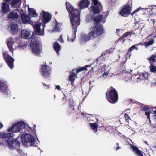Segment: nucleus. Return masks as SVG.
<instances>
[{"label": "nucleus", "instance_id": "nucleus-47", "mask_svg": "<svg viewBox=\"0 0 156 156\" xmlns=\"http://www.w3.org/2000/svg\"><path fill=\"white\" fill-rule=\"evenodd\" d=\"M74 102L73 101H70L69 102V107H72L74 108Z\"/></svg>", "mask_w": 156, "mask_h": 156}, {"label": "nucleus", "instance_id": "nucleus-22", "mask_svg": "<svg viewBox=\"0 0 156 156\" xmlns=\"http://www.w3.org/2000/svg\"><path fill=\"white\" fill-rule=\"evenodd\" d=\"M8 90V85L5 81L0 80V92L5 93Z\"/></svg>", "mask_w": 156, "mask_h": 156}, {"label": "nucleus", "instance_id": "nucleus-53", "mask_svg": "<svg viewBox=\"0 0 156 156\" xmlns=\"http://www.w3.org/2000/svg\"><path fill=\"white\" fill-rule=\"evenodd\" d=\"M3 127V125L1 123H0V130Z\"/></svg>", "mask_w": 156, "mask_h": 156}, {"label": "nucleus", "instance_id": "nucleus-6", "mask_svg": "<svg viewBox=\"0 0 156 156\" xmlns=\"http://www.w3.org/2000/svg\"><path fill=\"white\" fill-rule=\"evenodd\" d=\"M95 30L94 28H90V31L87 34H84L82 36V40L85 42L90 40H93L97 38L101 34H100V31Z\"/></svg>", "mask_w": 156, "mask_h": 156}, {"label": "nucleus", "instance_id": "nucleus-2", "mask_svg": "<svg viewBox=\"0 0 156 156\" xmlns=\"http://www.w3.org/2000/svg\"><path fill=\"white\" fill-rule=\"evenodd\" d=\"M39 38V37H34L33 38L30 44L32 52L34 55L37 56L40 55L41 49Z\"/></svg>", "mask_w": 156, "mask_h": 156}, {"label": "nucleus", "instance_id": "nucleus-57", "mask_svg": "<svg viewBox=\"0 0 156 156\" xmlns=\"http://www.w3.org/2000/svg\"><path fill=\"white\" fill-rule=\"evenodd\" d=\"M42 83L43 84V85L44 86H48V85H46V84H45L44 83Z\"/></svg>", "mask_w": 156, "mask_h": 156}, {"label": "nucleus", "instance_id": "nucleus-11", "mask_svg": "<svg viewBox=\"0 0 156 156\" xmlns=\"http://www.w3.org/2000/svg\"><path fill=\"white\" fill-rule=\"evenodd\" d=\"M7 146L8 147L12 149L19 148L20 147V143L18 141L17 139H12V138H9Z\"/></svg>", "mask_w": 156, "mask_h": 156}, {"label": "nucleus", "instance_id": "nucleus-10", "mask_svg": "<svg viewBox=\"0 0 156 156\" xmlns=\"http://www.w3.org/2000/svg\"><path fill=\"white\" fill-rule=\"evenodd\" d=\"M51 15L48 12L43 10L42 12L40 14L39 20L45 24L49 22L51 20Z\"/></svg>", "mask_w": 156, "mask_h": 156}, {"label": "nucleus", "instance_id": "nucleus-36", "mask_svg": "<svg viewBox=\"0 0 156 156\" xmlns=\"http://www.w3.org/2000/svg\"><path fill=\"white\" fill-rule=\"evenodd\" d=\"M154 43L153 39H150L148 41L145 42L144 44V46L146 47L149 46L150 45L153 44Z\"/></svg>", "mask_w": 156, "mask_h": 156}, {"label": "nucleus", "instance_id": "nucleus-34", "mask_svg": "<svg viewBox=\"0 0 156 156\" xmlns=\"http://www.w3.org/2000/svg\"><path fill=\"white\" fill-rule=\"evenodd\" d=\"M90 128L94 131V133L97 132L98 127L97 124L96 122H95L94 123H90Z\"/></svg>", "mask_w": 156, "mask_h": 156}, {"label": "nucleus", "instance_id": "nucleus-32", "mask_svg": "<svg viewBox=\"0 0 156 156\" xmlns=\"http://www.w3.org/2000/svg\"><path fill=\"white\" fill-rule=\"evenodd\" d=\"M156 54H154L152 55L150 58H147L150 65L153 64L154 62H156Z\"/></svg>", "mask_w": 156, "mask_h": 156}, {"label": "nucleus", "instance_id": "nucleus-31", "mask_svg": "<svg viewBox=\"0 0 156 156\" xmlns=\"http://www.w3.org/2000/svg\"><path fill=\"white\" fill-rule=\"evenodd\" d=\"M29 14L32 17H37L38 14L36 12L35 9L33 8H30L29 9Z\"/></svg>", "mask_w": 156, "mask_h": 156}, {"label": "nucleus", "instance_id": "nucleus-64", "mask_svg": "<svg viewBox=\"0 0 156 156\" xmlns=\"http://www.w3.org/2000/svg\"><path fill=\"white\" fill-rule=\"evenodd\" d=\"M116 145L118 146H119V144L118 143H116Z\"/></svg>", "mask_w": 156, "mask_h": 156}, {"label": "nucleus", "instance_id": "nucleus-20", "mask_svg": "<svg viewBox=\"0 0 156 156\" xmlns=\"http://www.w3.org/2000/svg\"><path fill=\"white\" fill-rule=\"evenodd\" d=\"M131 147L133 152L137 156H144L143 152L140 150L137 147L134 145H131Z\"/></svg>", "mask_w": 156, "mask_h": 156}, {"label": "nucleus", "instance_id": "nucleus-3", "mask_svg": "<svg viewBox=\"0 0 156 156\" xmlns=\"http://www.w3.org/2000/svg\"><path fill=\"white\" fill-rule=\"evenodd\" d=\"M103 16L102 14H99L95 17H91V20H94L95 24L94 25L91 27V28H94L95 30H99L100 34H102L104 32L103 26L99 23L102 21V23H104L105 21H104L102 20Z\"/></svg>", "mask_w": 156, "mask_h": 156}, {"label": "nucleus", "instance_id": "nucleus-39", "mask_svg": "<svg viewBox=\"0 0 156 156\" xmlns=\"http://www.w3.org/2000/svg\"><path fill=\"white\" fill-rule=\"evenodd\" d=\"M124 118L126 122L128 123L131 120L130 117L126 113L124 114Z\"/></svg>", "mask_w": 156, "mask_h": 156}, {"label": "nucleus", "instance_id": "nucleus-59", "mask_svg": "<svg viewBox=\"0 0 156 156\" xmlns=\"http://www.w3.org/2000/svg\"><path fill=\"white\" fill-rule=\"evenodd\" d=\"M74 41V39H73V38H71V41H72V42H73Z\"/></svg>", "mask_w": 156, "mask_h": 156}, {"label": "nucleus", "instance_id": "nucleus-4", "mask_svg": "<svg viewBox=\"0 0 156 156\" xmlns=\"http://www.w3.org/2000/svg\"><path fill=\"white\" fill-rule=\"evenodd\" d=\"M21 140L24 146H27V147L37 146L34 137L30 134L27 133L22 134Z\"/></svg>", "mask_w": 156, "mask_h": 156}, {"label": "nucleus", "instance_id": "nucleus-56", "mask_svg": "<svg viewBox=\"0 0 156 156\" xmlns=\"http://www.w3.org/2000/svg\"><path fill=\"white\" fill-rule=\"evenodd\" d=\"M104 75L106 76H107L108 75V73H107L105 72Z\"/></svg>", "mask_w": 156, "mask_h": 156}, {"label": "nucleus", "instance_id": "nucleus-51", "mask_svg": "<svg viewBox=\"0 0 156 156\" xmlns=\"http://www.w3.org/2000/svg\"><path fill=\"white\" fill-rule=\"evenodd\" d=\"M59 40L60 41V42H63V39L62 38V37L61 36H60V38L59 39Z\"/></svg>", "mask_w": 156, "mask_h": 156}, {"label": "nucleus", "instance_id": "nucleus-24", "mask_svg": "<svg viewBox=\"0 0 156 156\" xmlns=\"http://www.w3.org/2000/svg\"><path fill=\"white\" fill-rule=\"evenodd\" d=\"M2 6L1 8V12L2 13H7L10 10L8 4L5 2L2 3Z\"/></svg>", "mask_w": 156, "mask_h": 156}, {"label": "nucleus", "instance_id": "nucleus-54", "mask_svg": "<svg viewBox=\"0 0 156 156\" xmlns=\"http://www.w3.org/2000/svg\"><path fill=\"white\" fill-rule=\"evenodd\" d=\"M120 147H119V146H118L116 147V149H115L117 151L119 149H120Z\"/></svg>", "mask_w": 156, "mask_h": 156}, {"label": "nucleus", "instance_id": "nucleus-26", "mask_svg": "<svg viewBox=\"0 0 156 156\" xmlns=\"http://www.w3.org/2000/svg\"><path fill=\"white\" fill-rule=\"evenodd\" d=\"M14 43V41L13 40V39L10 37L8 40L7 42V45L9 50L12 52L13 51L12 45H13Z\"/></svg>", "mask_w": 156, "mask_h": 156}, {"label": "nucleus", "instance_id": "nucleus-5", "mask_svg": "<svg viewBox=\"0 0 156 156\" xmlns=\"http://www.w3.org/2000/svg\"><path fill=\"white\" fill-rule=\"evenodd\" d=\"M110 90L106 93V98L109 102L112 104L116 103L118 101V94L115 89L112 87L110 88Z\"/></svg>", "mask_w": 156, "mask_h": 156}, {"label": "nucleus", "instance_id": "nucleus-18", "mask_svg": "<svg viewBox=\"0 0 156 156\" xmlns=\"http://www.w3.org/2000/svg\"><path fill=\"white\" fill-rule=\"evenodd\" d=\"M21 19L23 23L26 24L27 23H30L32 22L30 20L29 16L26 15L25 13H23L21 15Z\"/></svg>", "mask_w": 156, "mask_h": 156}, {"label": "nucleus", "instance_id": "nucleus-52", "mask_svg": "<svg viewBox=\"0 0 156 156\" xmlns=\"http://www.w3.org/2000/svg\"><path fill=\"white\" fill-rule=\"evenodd\" d=\"M134 45L135 46V47H136V48H137V49H136V50H137L139 49V48L138 47H136V46H138V45H139V43H138V44H134V45Z\"/></svg>", "mask_w": 156, "mask_h": 156}, {"label": "nucleus", "instance_id": "nucleus-63", "mask_svg": "<svg viewBox=\"0 0 156 156\" xmlns=\"http://www.w3.org/2000/svg\"><path fill=\"white\" fill-rule=\"evenodd\" d=\"M36 127V126L35 125H34V127H33V128L34 129H35V128Z\"/></svg>", "mask_w": 156, "mask_h": 156}, {"label": "nucleus", "instance_id": "nucleus-44", "mask_svg": "<svg viewBox=\"0 0 156 156\" xmlns=\"http://www.w3.org/2000/svg\"><path fill=\"white\" fill-rule=\"evenodd\" d=\"M64 96L61 99L60 102L61 104H63L66 102L67 101L66 97L64 94Z\"/></svg>", "mask_w": 156, "mask_h": 156}, {"label": "nucleus", "instance_id": "nucleus-49", "mask_svg": "<svg viewBox=\"0 0 156 156\" xmlns=\"http://www.w3.org/2000/svg\"><path fill=\"white\" fill-rule=\"evenodd\" d=\"M107 66L106 65H104L102 67V70L103 71H105V68Z\"/></svg>", "mask_w": 156, "mask_h": 156}, {"label": "nucleus", "instance_id": "nucleus-15", "mask_svg": "<svg viewBox=\"0 0 156 156\" xmlns=\"http://www.w3.org/2000/svg\"><path fill=\"white\" fill-rule=\"evenodd\" d=\"M22 0H4L6 3L9 4L12 8L20 7Z\"/></svg>", "mask_w": 156, "mask_h": 156}, {"label": "nucleus", "instance_id": "nucleus-29", "mask_svg": "<svg viewBox=\"0 0 156 156\" xmlns=\"http://www.w3.org/2000/svg\"><path fill=\"white\" fill-rule=\"evenodd\" d=\"M8 17L10 19H17L19 17V15L16 12L12 11L10 12Z\"/></svg>", "mask_w": 156, "mask_h": 156}, {"label": "nucleus", "instance_id": "nucleus-61", "mask_svg": "<svg viewBox=\"0 0 156 156\" xmlns=\"http://www.w3.org/2000/svg\"><path fill=\"white\" fill-rule=\"evenodd\" d=\"M139 45H142L143 44L142 42H140L139 43Z\"/></svg>", "mask_w": 156, "mask_h": 156}, {"label": "nucleus", "instance_id": "nucleus-8", "mask_svg": "<svg viewBox=\"0 0 156 156\" xmlns=\"http://www.w3.org/2000/svg\"><path fill=\"white\" fill-rule=\"evenodd\" d=\"M92 4L90 8L91 11L94 14H99L102 9L101 3L98 0H92Z\"/></svg>", "mask_w": 156, "mask_h": 156}, {"label": "nucleus", "instance_id": "nucleus-1", "mask_svg": "<svg viewBox=\"0 0 156 156\" xmlns=\"http://www.w3.org/2000/svg\"><path fill=\"white\" fill-rule=\"evenodd\" d=\"M66 9L69 14L70 22L74 30L73 35L75 38L76 37V34L77 27L80 24V12L78 10L74 9L69 3L66 2Z\"/></svg>", "mask_w": 156, "mask_h": 156}, {"label": "nucleus", "instance_id": "nucleus-30", "mask_svg": "<svg viewBox=\"0 0 156 156\" xmlns=\"http://www.w3.org/2000/svg\"><path fill=\"white\" fill-rule=\"evenodd\" d=\"M53 48L55 51L56 52L57 54H58L59 52L61 49L60 46L58 43L57 42H55L54 44Z\"/></svg>", "mask_w": 156, "mask_h": 156}, {"label": "nucleus", "instance_id": "nucleus-41", "mask_svg": "<svg viewBox=\"0 0 156 156\" xmlns=\"http://www.w3.org/2000/svg\"><path fill=\"white\" fill-rule=\"evenodd\" d=\"M26 125H25V128L24 129H22L24 130V131L28 132L29 133H30L31 132L32 130V128L29 127V126H27L26 127Z\"/></svg>", "mask_w": 156, "mask_h": 156}, {"label": "nucleus", "instance_id": "nucleus-16", "mask_svg": "<svg viewBox=\"0 0 156 156\" xmlns=\"http://www.w3.org/2000/svg\"><path fill=\"white\" fill-rule=\"evenodd\" d=\"M32 35L30 34V31L27 29H24L21 31V37L23 39H30L32 37Z\"/></svg>", "mask_w": 156, "mask_h": 156}, {"label": "nucleus", "instance_id": "nucleus-27", "mask_svg": "<svg viewBox=\"0 0 156 156\" xmlns=\"http://www.w3.org/2000/svg\"><path fill=\"white\" fill-rule=\"evenodd\" d=\"M149 74L146 72L141 73L139 75V77H138L137 79H141L142 80H148Z\"/></svg>", "mask_w": 156, "mask_h": 156}, {"label": "nucleus", "instance_id": "nucleus-13", "mask_svg": "<svg viewBox=\"0 0 156 156\" xmlns=\"http://www.w3.org/2000/svg\"><path fill=\"white\" fill-rule=\"evenodd\" d=\"M4 60L6 61L9 67L12 69L14 66V58L11 56L5 53L3 54Z\"/></svg>", "mask_w": 156, "mask_h": 156}, {"label": "nucleus", "instance_id": "nucleus-25", "mask_svg": "<svg viewBox=\"0 0 156 156\" xmlns=\"http://www.w3.org/2000/svg\"><path fill=\"white\" fill-rule=\"evenodd\" d=\"M75 70L74 69H73L69 76V80L72 83H73L75 80L74 77H77V74L74 72Z\"/></svg>", "mask_w": 156, "mask_h": 156}, {"label": "nucleus", "instance_id": "nucleus-28", "mask_svg": "<svg viewBox=\"0 0 156 156\" xmlns=\"http://www.w3.org/2000/svg\"><path fill=\"white\" fill-rule=\"evenodd\" d=\"M91 65H86L84 67H79L77 68L76 69V73L77 74L79 72H82L83 71L87 70V68L90 67H91Z\"/></svg>", "mask_w": 156, "mask_h": 156}, {"label": "nucleus", "instance_id": "nucleus-9", "mask_svg": "<svg viewBox=\"0 0 156 156\" xmlns=\"http://www.w3.org/2000/svg\"><path fill=\"white\" fill-rule=\"evenodd\" d=\"M12 134L9 132L7 131L6 132H3L0 133V144L2 146H5L8 143L7 140H9V138H12Z\"/></svg>", "mask_w": 156, "mask_h": 156}, {"label": "nucleus", "instance_id": "nucleus-45", "mask_svg": "<svg viewBox=\"0 0 156 156\" xmlns=\"http://www.w3.org/2000/svg\"><path fill=\"white\" fill-rule=\"evenodd\" d=\"M125 5H128L130 7V9H131L132 5V1L131 0H129L127 4Z\"/></svg>", "mask_w": 156, "mask_h": 156}, {"label": "nucleus", "instance_id": "nucleus-58", "mask_svg": "<svg viewBox=\"0 0 156 156\" xmlns=\"http://www.w3.org/2000/svg\"><path fill=\"white\" fill-rule=\"evenodd\" d=\"M81 114H82V115H83V116H85V114L83 112H82V113H81Z\"/></svg>", "mask_w": 156, "mask_h": 156}, {"label": "nucleus", "instance_id": "nucleus-42", "mask_svg": "<svg viewBox=\"0 0 156 156\" xmlns=\"http://www.w3.org/2000/svg\"><path fill=\"white\" fill-rule=\"evenodd\" d=\"M141 109L142 111L145 112L149 110L150 108L148 106L144 105V106L141 107Z\"/></svg>", "mask_w": 156, "mask_h": 156}, {"label": "nucleus", "instance_id": "nucleus-17", "mask_svg": "<svg viewBox=\"0 0 156 156\" xmlns=\"http://www.w3.org/2000/svg\"><path fill=\"white\" fill-rule=\"evenodd\" d=\"M111 53L110 50H106L105 52H103L101 55V56L98 58L96 60V62L97 64H103L104 61H105V60L102 57L103 56H105Z\"/></svg>", "mask_w": 156, "mask_h": 156}, {"label": "nucleus", "instance_id": "nucleus-12", "mask_svg": "<svg viewBox=\"0 0 156 156\" xmlns=\"http://www.w3.org/2000/svg\"><path fill=\"white\" fill-rule=\"evenodd\" d=\"M51 68L50 66H48L45 63L41 65V72L44 77H48L51 73Z\"/></svg>", "mask_w": 156, "mask_h": 156}, {"label": "nucleus", "instance_id": "nucleus-48", "mask_svg": "<svg viewBox=\"0 0 156 156\" xmlns=\"http://www.w3.org/2000/svg\"><path fill=\"white\" fill-rule=\"evenodd\" d=\"M17 150L19 154L21 155H23L24 153L22 150L20 149H19L18 148H17Z\"/></svg>", "mask_w": 156, "mask_h": 156}, {"label": "nucleus", "instance_id": "nucleus-7", "mask_svg": "<svg viewBox=\"0 0 156 156\" xmlns=\"http://www.w3.org/2000/svg\"><path fill=\"white\" fill-rule=\"evenodd\" d=\"M26 125V123L23 121L18 122L15 123L11 128H8L7 131L9 132L10 133L12 134L11 136L12 137H14V136L12 132H19L25 128Z\"/></svg>", "mask_w": 156, "mask_h": 156}, {"label": "nucleus", "instance_id": "nucleus-21", "mask_svg": "<svg viewBox=\"0 0 156 156\" xmlns=\"http://www.w3.org/2000/svg\"><path fill=\"white\" fill-rule=\"evenodd\" d=\"M41 25V22L37 23H35L33 26V28L36 34L38 35H43L42 33L41 30L40 26Z\"/></svg>", "mask_w": 156, "mask_h": 156}, {"label": "nucleus", "instance_id": "nucleus-23", "mask_svg": "<svg viewBox=\"0 0 156 156\" xmlns=\"http://www.w3.org/2000/svg\"><path fill=\"white\" fill-rule=\"evenodd\" d=\"M90 4V1L88 0H81L78 6L81 9H83L87 7Z\"/></svg>", "mask_w": 156, "mask_h": 156}, {"label": "nucleus", "instance_id": "nucleus-55", "mask_svg": "<svg viewBox=\"0 0 156 156\" xmlns=\"http://www.w3.org/2000/svg\"><path fill=\"white\" fill-rule=\"evenodd\" d=\"M121 39L122 40L121 37L120 38H119L117 41H116V42H118L119 41V40Z\"/></svg>", "mask_w": 156, "mask_h": 156}, {"label": "nucleus", "instance_id": "nucleus-19", "mask_svg": "<svg viewBox=\"0 0 156 156\" xmlns=\"http://www.w3.org/2000/svg\"><path fill=\"white\" fill-rule=\"evenodd\" d=\"M10 31L12 34H16L18 32V26L16 23L11 24L10 25Z\"/></svg>", "mask_w": 156, "mask_h": 156}, {"label": "nucleus", "instance_id": "nucleus-33", "mask_svg": "<svg viewBox=\"0 0 156 156\" xmlns=\"http://www.w3.org/2000/svg\"><path fill=\"white\" fill-rule=\"evenodd\" d=\"M137 48H136L134 45H133L128 50V51H127L126 53V57H127L128 55V57L129 58H130V57L131 55V52L134 49H137Z\"/></svg>", "mask_w": 156, "mask_h": 156}, {"label": "nucleus", "instance_id": "nucleus-14", "mask_svg": "<svg viewBox=\"0 0 156 156\" xmlns=\"http://www.w3.org/2000/svg\"><path fill=\"white\" fill-rule=\"evenodd\" d=\"M130 7L128 5L123 6L119 12V15L123 17H126L131 13Z\"/></svg>", "mask_w": 156, "mask_h": 156}, {"label": "nucleus", "instance_id": "nucleus-38", "mask_svg": "<svg viewBox=\"0 0 156 156\" xmlns=\"http://www.w3.org/2000/svg\"><path fill=\"white\" fill-rule=\"evenodd\" d=\"M150 71L153 73H156V66L153 64L151 65L149 67Z\"/></svg>", "mask_w": 156, "mask_h": 156}, {"label": "nucleus", "instance_id": "nucleus-35", "mask_svg": "<svg viewBox=\"0 0 156 156\" xmlns=\"http://www.w3.org/2000/svg\"><path fill=\"white\" fill-rule=\"evenodd\" d=\"M75 112L74 108L72 107H69L67 114L69 115H71L73 114H74Z\"/></svg>", "mask_w": 156, "mask_h": 156}, {"label": "nucleus", "instance_id": "nucleus-40", "mask_svg": "<svg viewBox=\"0 0 156 156\" xmlns=\"http://www.w3.org/2000/svg\"><path fill=\"white\" fill-rule=\"evenodd\" d=\"M151 113V112L149 111L145 112V114L147 115V119H149L150 124H151V121L150 119V114Z\"/></svg>", "mask_w": 156, "mask_h": 156}, {"label": "nucleus", "instance_id": "nucleus-60", "mask_svg": "<svg viewBox=\"0 0 156 156\" xmlns=\"http://www.w3.org/2000/svg\"><path fill=\"white\" fill-rule=\"evenodd\" d=\"M144 143L145 144H148L147 142L146 141H144Z\"/></svg>", "mask_w": 156, "mask_h": 156}, {"label": "nucleus", "instance_id": "nucleus-37", "mask_svg": "<svg viewBox=\"0 0 156 156\" xmlns=\"http://www.w3.org/2000/svg\"><path fill=\"white\" fill-rule=\"evenodd\" d=\"M133 31H128L126 32L121 37V38L123 40L125 38L127 37L129 35H130V36H131L132 35Z\"/></svg>", "mask_w": 156, "mask_h": 156}, {"label": "nucleus", "instance_id": "nucleus-62", "mask_svg": "<svg viewBox=\"0 0 156 156\" xmlns=\"http://www.w3.org/2000/svg\"><path fill=\"white\" fill-rule=\"evenodd\" d=\"M58 14V12L56 11L55 12V15L57 14Z\"/></svg>", "mask_w": 156, "mask_h": 156}, {"label": "nucleus", "instance_id": "nucleus-46", "mask_svg": "<svg viewBox=\"0 0 156 156\" xmlns=\"http://www.w3.org/2000/svg\"><path fill=\"white\" fill-rule=\"evenodd\" d=\"M141 9L140 8H139L135 10L133 12L131 13V15L133 16L134 14L135 13L139 11Z\"/></svg>", "mask_w": 156, "mask_h": 156}, {"label": "nucleus", "instance_id": "nucleus-43", "mask_svg": "<svg viewBox=\"0 0 156 156\" xmlns=\"http://www.w3.org/2000/svg\"><path fill=\"white\" fill-rule=\"evenodd\" d=\"M153 118L154 120V121L156 123L155 124L152 123L151 122V124H150L152 126L153 128H156V115H153Z\"/></svg>", "mask_w": 156, "mask_h": 156}, {"label": "nucleus", "instance_id": "nucleus-50", "mask_svg": "<svg viewBox=\"0 0 156 156\" xmlns=\"http://www.w3.org/2000/svg\"><path fill=\"white\" fill-rule=\"evenodd\" d=\"M56 89H57L59 90H61V87L59 85H57L56 86Z\"/></svg>", "mask_w": 156, "mask_h": 156}]
</instances>
